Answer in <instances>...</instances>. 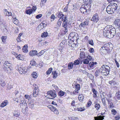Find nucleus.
<instances>
[{
	"instance_id": "f257e3e1",
	"label": "nucleus",
	"mask_w": 120,
	"mask_h": 120,
	"mask_svg": "<svg viewBox=\"0 0 120 120\" xmlns=\"http://www.w3.org/2000/svg\"><path fill=\"white\" fill-rule=\"evenodd\" d=\"M118 5L116 3H111L107 7L106 11L109 14H113L117 10Z\"/></svg>"
},
{
	"instance_id": "f03ea898",
	"label": "nucleus",
	"mask_w": 120,
	"mask_h": 120,
	"mask_svg": "<svg viewBox=\"0 0 120 120\" xmlns=\"http://www.w3.org/2000/svg\"><path fill=\"white\" fill-rule=\"evenodd\" d=\"M110 70V68L109 67L106 65H103L100 69L101 71V74L104 75H107L109 74Z\"/></svg>"
},
{
	"instance_id": "7ed1b4c3",
	"label": "nucleus",
	"mask_w": 120,
	"mask_h": 120,
	"mask_svg": "<svg viewBox=\"0 0 120 120\" xmlns=\"http://www.w3.org/2000/svg\"><path fill=\"white\" fill-rule=\"evenodd\" d=\"M11 64L8 61H5L4 64V67L3 68L4 70L7 72L9 73L11 70Z\"/></svg>"
},
{
	"instance_id": "20e7f679",
	"label": "nucleus",
	"mask_w": 120,
	"mask_h": 120,
	"mask_svg": "<svg viewBox=\"0 0 120 120\" xmlns=\"http://www.w3.org/2000/svg\"><path fill=\"white\" fill-rule=\"evenodd\" d=\"M106 48V52L107 53L109 52L112 49L113 45L111 43H108L105 44Z\"/></svg>"
},
{
	"instance_id": "39448f33",
	"label": "nucleus",
	"mask_w": 120,
	"mask_h": 120,
	"mask_svg": "<svg viewBox=\"0 0 120 120\" xmlns=\"http://www.w3.org/2000/svg\"><path fill=\"white\" fill-rule=\"evenodd\" d=\"M47 94L48 95H50L54 98H55L57 96L56 92L54 90L49 91L47 92Z\"/></svg>"
},
{
	"instance_id": "423d86ee",
	"label": "nucleus",
	"mask_w": 120,
	"mask_h": 120,
	"mask_svg": "<svg viewBox=\"0 0 120 120\" xmlns=\"http://www.w3.org/2000/svg\"><path fill=\"white\" fill-rule=\"evenodd\" d=\"M111 32L108 31H103V35L105 36H106L109 38H113V37L111 33Z\"/></svg>"
},
{
	"instance_id": "0eeeda50",
	"label": "nucleus",
	"mask_w": 120,
	"mask_h": 120,
	"mask_svg": "<svg viewBox=\"0 0 120 120\" xmlns=\"http://www.w3.org/2000/svg\"><path fill=\"white\" fill-rule=\"evenodd\" d=\"M111 32L108 31H103V35L105 36H106L109 38H113V37L111 33Z\"/></svg>"
},
{
	"instance_id": "6e6552de",
	"label": "nucleus",
	"mask_w": 120,
	"mask_h": 120,
	"mask_svg": "<svg viewBox=\"0 0 120 120\" xmlns=\"http://www.w3.org/2000/svg\"><path fill=\"white\" fill-rule=\"evenodd\" d=\"M85 6L84 5L82 4V5L81 7L80 8V11L82 13L85 14L87 12H88V11H87Z\"/></svg>"
},
{
	"instance_id": "1a4fd4ad",
	"label": "nucleus",
	"mask_w": 120,
	"mask_h": 120,
	"mask_svg": "<svg viewBox=\"0 0 120 120\" xmlns=\"http://www.w3.org/2000/svg\"><path fill=\"white\" fill-rule=\"evenodd\" d=\"M18 70L19 73L21 74H25L27 71L26 69H25L24 67H19L18 68Z\"/></svg>"
},
{
	"instance_id": "9d476101",
	"label": "nucleus",
	"mask_w": 120,
	"mask_h": 120,
	"mask_svg": "<svg viewBox=\"0 0 120 120\" xmlns=\"http://www.w3.org/2000/svg\"><path fill=\"white\" fill-rule=\"evenodd\" d=\"M39 90L38 86H36L34 90V92L33 93V96L34 97H36L38 95L39 93Z\"/></svg>"
},
{
	"instance_id": "9b49d317",
	"label": "nucleus",
	"mask_w": 120,
	"mask_h": 120,
	"mask_svg": "<svg viewBox=\"0 0 120 120\" xmlns=\"http://www.w3.org/2000/svg\"><path fill=\"white\" fill-rule=\"evenodd\" d=\"M99 20V18H98V14L97 13L95 14L94 15L92 19V20L94 22H97Z\"/></svg>"
},
{
	"instance_id": "f8f14e48",
	"label": "nucleus",
	"mask_w": 120,
	"mask_h": 120,
	"mask_svg": "<svg viewBox=\"0 0 120 120\" xmlns=\"http://www.w3.org/2000/svg\"><path fill=\"white\" fill-rule=\"evenodd\" d=\"M112 26H111L107 25L104 28L103 30V31H110Z\"/></svg>"
},
{
	"instance_id": "ddd939ff",
	"label": "nucleus",
	"mask_w": 120,
	"mask_h": 120,
	"mask_svg": "<svg viewBox=\"0 0 120 120\" xmlns=\"http://www.w3.org/2000/svg\"><path fill=\"white\" fill-rule=\"evenodd\" d=\"M80 57L82 59L85 58L86 57V55L83 51H81L80 54Z\"/></svg>"
},
{
	"instance_id": "4468645a",
	"label": "nucleus",
	"mask_w": 120,
	"mask_h": 120,
	"mask_svg": "<svg viewBox=\"0 0 120 120\" xmlns=\"http://www.w3.org/2000/svg\"><path fill=\"white\" fill-rule=\"evenodd\" d=\"M29 54L30 56H34L35 55H37V51L36 50H33L30 51Z\"/></svg>"
},
{
	"instance_id": "2eb2a0df",
	"label": "nucleus",
	"mask_w": 120,
	"mask_h": 120,
	"mask_svg": "<svg viewBox=\"0 0 120 120\" xmlns=\"http://www.w3.org/2000/svg\"><path fill=\"white\" fill-rule=\"evenodd\" d=\"M111 33L113 36V37L116 34V29L113 27L111 29L110 31Z\"/></svg>"
},
{
	"instance_id": "dca6fc26",
	"label": "nucleus",
	"mask_w": 120,
	"mask_h": 120,
	"mask_svg": "<svg viewBox=\"0 0 120 120\" xmlns=\"http://www.w3.org/2000/svg\"><path fill=\"white\" fill-rule=\"evenodd\" d=\"M104 116H102L101 115L98 116L97 117H94L95 120H102L104 119Z\"/></svg>"
},
{
	"instance_id": "f3484780",
	"label": "nucleus",
	"mask_w": 120,
	"mask_h": 120,
	"mask_svg": "<svg viewBox=\"0 0 120 120\" xmlns=\"http://www.w3.org/2000/svg\"><path fill=\"white\" fill-rule=\"evenodd\" d=\"M8 104V102L7 100L3 101L1 104L0 106L2 107H4L6 106Z\"/></svg>"
},
{
	"instance_id": "a211bd4d",
	"label": "nucleus",
	"mask_w": 120,
	"mask_h": 120,
	"mask_svg": "<svg viewBox=\"0 0 120 120\" xmlns=\"http://www.w3.org/2000/svg\"><path fill=\"white\" fill-rule=\"evenodd\" d=\"M83 3L85 5L91 4L92 1L90 0H83Z\"/></svg>"
},
{
	"instance_id": "6ab92c4d",
	"label": "nucleus",
	"mask_w": 120,
	"mask_h": 120,
	"mask_svg": "<svg viewBox=\"0 0 120 120\" xmlns=\"http://www.w3.org/2000/svg\"><path fill=\"white\" fill-rule=\"evenodd\" d=\"M80 63L81 64H82V61H81L80 62L79 60L77 59L74 61L73 64L74 65H78Z\"/></svg>"
},
{
	"instance_id": "aec40b11",
	"label": "nucleus",
	"mask_w": 120,
	"mask_h": 120,
	"mask_svg": "<svg viewBox=\"0 0 120 120\" xmlns=\"http://www.w3.org/2000/svg\"><path fill=\"white\" fill-rule=\"evenodd\" d=\"M115 25H117L120 28V19H117L114 22Z\"/></svg>"
},
{
	"instance_id": "412c9836",
	"label": "nucleus",
	"mask_w": 120,
	"mask_h": 120,
	"mask_svg": "<svg viewBox=\"0 0 120 120\" xmlns=\"http://www.w3.org/2000/svg\"><path fill=\"white\" fill-rule=\"evenodd\" d=\"M64 16V15L63 14V13L61 12H59L58 14V17L59 18H60V19H62V18Z\"/></svg>"
},
{
	"instance_id": "4be33fe9",
	"label": "nucleus",
	"mask_w": 120,
	"mask_h": 120,
	"mask_svg": "<svg viewBox=\"0 0 120 120\" xmlns=\"http://www.w3.org/2000/svg\"><path fill=\"white\" fill-rule=\"evenodd\" d=\"M92 90L94 94L93 95L94 96L93 97L94 98H95L97 97V91L94 88H93L92 89Z\"/></svg>"
},
{
	"instance_id": "5701e85b",
	"label": "nucleus",
	"mask_w": 120,
	"mask_h": 120,
	"mask_svg": "<svg viewBox=\"0 0 120 120\" xmlns=\"http://www.w3.org/2000/svg\"><path fill=\"white\" fill-rule=\"evenodd\" d=\"M67 17H68L67 15H64V16L62 18L61 20L65 22H68V21Z\"/></svg>"
},
{
	"instance_id": "b1692460",
	"label": "nucleus",
	"mask_w": 120,
	"mask_h": 120,
	"mask_svg": "<svg viewBox=\"0 0 120 120\" xmlns=\"http://www.w3.org/2000/svg\"><path fill=\"white\" fill-rule=\"evenodd\" d=\"M31 75L32 77L34 78H37L38 76L37 73L34 72H33L32 73Z\"/></svg>"
},
{
	"instance_id": "393cba45",
	"label": "nucleus",
	"mask_w": 120,
	"mask_h": 120,
	"mask_svg": "<svg viewBox=\"0 0 120 120\" xmlns=\"http://www.w3.org/2000/svg\"><path fill=\"white\" fill-rule=\"evenodd\" d=\"M97 64V63L96 62H91L89 63V66L90 68H92L94 67L95 64Z\"/></svg>"
},
{
	"instance_id": "a878e982",
	"label": "nucleus",
	"mask_w": 120,
	"mask_h": 120,
	"mask_svg": "<svg viewBox=\"0 0 120 120\" xmlns=\"http://www.w3.org/2000/svg\"><path fill=\"white\" fill-rule=\"evenodd\" d=\"M88 23L86 22L81 23L79 25V26L81 27H84L85 26H86L88 25Z\"/></svg>"
},
{
	"instance_id": "bb28decb",
	"label": "nucleus",
	"mask_w": 120,
	"mask_h": 120,
	"mask_svg": "<svg viewBox=\"0 0 120 120\" xmlns=\"http://www.w3.org/2000/svg\"><path fill=\"white\" fill-rule=\"evenodd\" d=\"M52 74L53 75V78L54 79L56 78L57 76L56 71H53L52 72Z\"/></svg>"
},
{
	"instance_id": "cd10ccee",
	"label": "nucleus",
	"mask_w": 120,
	"mask_h": 120,
	"mask_svg": "<svg viewBox=\"0 0 120 120\" xmlns=\"http://www.w3.org/2000/svg\"><path fill=\"white\" fill-rule=\"evenodd\" d=\"M14 55H16L15 56H16V58L19 59V60H21L22 59V57L21 56V55L20 54H19L18 55H17V53L14 52Z\"/></svg>"
},
{
	"instance_id": "c85d7f7f",
	"label": "nucleus",
	"mask_w": 120,
	"mask_h": 120,
	"mask_svg": "<svg viewBox=\"0 0 120 120\" xmlns=\"http://www.w3.org/2000/svg\"><path fill=\"white\" fill-rule=\"evenodd\" d=\"M52 68H49L46 72V74L47 75H49L52 71Z\"/></svg>"
},
{
	"instance_id": "c756f323",
	"label": "nucleus",
	"mask_w": 120,
	"mask_h": 120,
	"mask_svg": "<svg viewBox=\"0 0 120 120\" xmlns=\"http://www.w3.org/2000/svg\"><path fill=\"white\" fill-rule=\"evenodd\" d=\"M34 104L33 102H29L28 104V106L30 108H32L34 106Z\"/></svg>"
},
{
	"instance_id": "7c9ffc66",
	"label": "nucleus",
	"mask_w": 120,
	"mask_h": 120,
	"mask_svg": "<svg viewBox=\"0 0 120 120\" xmlns=\"http://www.w3.org/2000/svg\"><path fill=\"white\" fill-rule=\"evenodd\" d=\"M44 51V50H42L39 53H37V56H39L43 55L44 52L45 51Z\"/></svg>"
},
{
	"instance_id": "2f4dec72",
	"label": "nucleus",
	"mask_w": 120,
	"mask_h": 120,
	"mask_svg": "<svg viewBox=\"0 0 120 120\" xmlns=\"http://www.w3.org/2000/svg\"><path fill=\"white\" fill-rule=\"evenodd\" d=\"M52 111L54 112V113L57 115H58L59 114V112L58 111L55 107H54V108Z\"/></svg>"
},
{
	"instance_id": "473e14b6",
	"label": "nucleus",
	"mask_w": 120,
	"mask_h": 120,
	"mask_svg": "<svg viewBox=\"0 0 120 120\" xmlns=\"http://www.w3.org/2000/svg\"><path fill=\"white\" fill-rule=\"evenodd\" d=\"M73 64L72 62H70L69 63L68 67V69H70L72 68H73Z\"/></svg>"
},
{
	"instance_id": "72a5a7b5",
	"label": "nucleus",
	"mask_w": 120,
	"mask_h": 120,
	"mask_svg": "<svg viewBox=\"0 0 120 120\" xmlns=\"http://www.w3.org/2000/svg\"><path fill=\"white\" fill-rule=\"evenodd\" d=\"M48 35V33L46 32H44L41 34V37L42 38L45 37Z\"/></svg>"
},
{
	"instance_id": "f704fd0d",
	"label": "nucleus",
	"mask_w": 120,
	"mask_h": 120,
	"mask_svg": "<svg viewBox=\"0 0 120 120\" xmlns=\"http://www.w3.org/2000/svg\"><path fill=\"white\" fill-rule=\"evenodd\" d=\"M83 63L84 64H87L89 63V60L87 58H86L83 60Z\"/></svg>"
},
{
	"instance_id": "c9c22d12",
	"label": "nucleus",
	"mask_w": 120,
	"mask_h": 120,
	"mask_svg": "<svg viewBox=\"0 0 120 120\" xmlns=\"http://www.w3.org/2000/svg\"><path fill=\"white\" fill-rule=\"evenodd\" d=\"M101 71L100 70L96 71L95 73V75L96 77L99 76L100 72H101Z\"/></svg>"
},
{
	"instance_id": "e433bc0d",
	"label": "nucleus",
	"mask_w": 120,
	"mask_h": 120,
	"mask_svg": "<svg viewBox=\"0 0 120 120\" xmlns=\"http://www.w3.org/2000/svg\"><path fill=\"white\" fill-rule=\"evenodd\" d=\"M74 35H77L78 34L77 33H75L71 32L70 33L69 35L70 37L73 38L75 37L74 36Z\"/></svg>"
},
{
	"instance_id": "4c0bfd02",
	"label": "nucleus",
	"mask_w": 120,
	"mask_h": 120,
	"mask_svg": "<svg viewBox=\"0 0 120 120\" xmlns=\"http://www.w3.org/2000/svg\"><path fill=\"white\" fill-rule=\"evenodd\" d=\"M65 92L62 91H60L59 92L58 95L60 97H62L64 94Z\"/></svg>"
},
{
	"instance_id": "58836bf2",
	"label": "nucleus",
	"mask_w": 120,
	"mask_h": 120,
	"mask_svg": "<svg viewBox=\"0 0 120 120\" xmlns=\"http://www.w3.org/2000/svg\"><path fill=\"white\" fill-rule=\"evenodd\" d=\"M85 6V8H86V9L87 11V10H89V11L91 10V9H90L91 6V4H88L87 5H86Z\"/></svg>"
},
{
	"instance_id": "ea45409f",
	"label": "nucleus",
	"mask_w": 120,
	"mask_h": 120,
	"mask_svg": "<svg viewBox=\"0 0 120 120\" xmlns=\"http://www.w3.org/2000/svg\"><path fill=\"white\" fill-rule=\"evenodd\" d=\"M33 11L31 9H29L26 11V13L30 15L32 13Z\"/></svg>"
},
{
	"instance_id": "a19ab883",
	"label": "nucleus",
	"mask_w": 120,
	"mask_h": 120,
	"mask_svg": "<svg viewBox=\"0 0 120 120\" xmlns=\"http://www.w3.org/2000/svg\"><path fill=\"white\" fill-rule=\"evenodd\" d=\"M116 96L117 98L120 99V92L119 91L117 92L116 94Z\"/></svg>"
},
{
	"instance_id": "79ce46f5",
	"label": "nucleus",
	"mask_w": 120,
	"mask_h": 120,
	"mask_svg": "<svg viewBox=\"0 0 120 120\" xmlns=\"http://www.w3.org/2000/svg\"><path fill=\"white\" fill-rule=\"evenodd\" d=\"M67 22H63V26L64 27V28H65L66 27H68L67 26Z\"/></svg>"
},
{
	"instance_id": "37998d69",
	"label": "nucleus",
	"mask_w": 120,
	"mask_h": 120,
	"mask_svg": "<svg viewBox=\"0 0 120 120\" xmlns=\"http://www.w3.org/2000/svg\"><path fill=\"white\" fill-rule=\"evenodd\" d=\"M75 89H78L79 90H80V85L79 84H77L75 85Z\"/></svg>"
},
{
	"instance_id": "c03bdc74",
	"label": "nucleus",
	"mask_w": 120,
	"mask_h": 120,
	"mask_svg": "<svg viewBox=\"0 0 120 120\" xmlns=\"http://www.w3.org/2000/svg\"><path fill=\"white\" fill-rule=\"evenodd\" d=\"M77 110L79 111H84L85 110V109L84 108H83L82 107H80L78 108L77 109Z\"/></svg>"
},
{
	"instance_id": "a18cd8bd",
	"label": "nucleus",
	"mask_w": 120,
	"mask_h": 120,
	"mask_svg": "<svg viewBox=\"0 0 120 120\" xmlns=\"http://www.w3.org/2000/svg\"><path fill=\"white\" fill-rule=\"evenodd\" d=\"M100 107V105L99 104H96L95 105V107L97 109H99Z\"/></svg>"
},
{
	"instance_id": "49530a36",
	"label": "nucleus",
	"mask_w": 120,
	"mask_h": 120,
	"mask_svg": "<svg viewBox=\"0 0 120 120\" xmlns=\"http://www.w3.org/2000/svg\"><path fill=\"white\" fill-rule=\"evenodd\" d=\"M30 64L32 66L35 65L36 64V62L34 61H30Z\"/></svg>"
},
{
	"instance_id": "de8ad7c7",
	"label": "nucleus",
	"mask_w": 120,
	"mask_h": 120,
	"mask_svg": "<svg viewBox=\"0 0 120 120\" xmlns=\"http://www.w3.org/2000/svg\"><path fill=\"white\" fill-rule=\"evenodd\" d=\"M112 113L114 115H115L117 113L116 111L114 109H112L111 110Z\"/></svg>"
},
{
	"instance_id": "09e8293b",
	"label": "nucleus",
	"mask_w": 120,
	"mask_h": 120,
	"mask_svg": "<svg viewBox=\"0 0 120 120\" xmlns=\"http://www.w3.org/2000/svg\"><path fill=\"white\" fill-rule=\"evenodd\" d=\"M79 99L80 101H82L83 98V95H79Z\"/></svg>"
},
{
	"instance_id": "8fccbe9b",
	"label": "nucleus",
	"mask_w": 120,
	"mask_h": 120,
	"mask_svg": "<svg viewBox=\"0 0 120 120\" xmlns=\"http://www.w3.org/2000/svg\"><path fill=\"white\" fill-rule=\"evenodd\" d=\"M6 37L5 36H3L1 38V40L2 42L4 43L6 40Z\"/></svg>"
},
{
	"instance_id": "3c124183",
	"label": "nucleus",
	"mask_w": 120,
	"mask_h": 120,
	"mask_svg": "<svg viewBox=\"0 0 120 120\" xmlns=\"http://www.w3.org/2000/svg\"><path fill=\"white\" fill-rule=\"evenodd\" d=\"M92 101L90 100H89V101L88 102L87 104V107H89L92 104Z\"/></svg>"
},
{
	"instance_id": "603ef678",
	"label": "nucleus",
	"mask_w": 120,
	"mask_h": 120,
	"mask_svg": "<svg viewBox=\"0 0 120 120\" xmlns=\"http://www.w3.org/2000/svg\"><path fill=\"white\" fill-rule=\"evenodd\" d=\"M25 46L22 49V50L24 52H27L28 51V50L27 49V48L25 47Z\"/></svg>"
},
{
	"instance_id": "864d4df0",
	"label": "nucleus",
	"mask_w": 120,
	"mask_h": 120,
	"mask_svg": "<svg viewBox=\"0 0 120 120\" xmlns=\"http://www.w3.org/2000/svg\"><path fill=\"white\" fill-rule=\"evenodd\" d=\"M45 24V26H46V24H45V23H41V24H40V25H39L38 26L39 27L40 26H41V28L42 29L44 27V26H43V24Z\"/></svg>"
},
{
	"instance_id": "5fc2aeb1",
	"label": "nucleus",
	"mask_w": 120,
	"mask_h": 120,
	"mask_svg": "<svg viewBox=\"0 0 120 120\" xmlns=\"http://www.w3.org/2000/svg\"><path fill=\"white\" fill-rule=\"evenodd\" d=\"M101 49L104 50L105 51H106V46H105V44L104 45L103 47H101Z\"/></svg>"
},
{
	"instance_id": "6e6d98bb",
	"label": "nucleus",
	"mask_w": 120,
	"mask_h": 120,
	"mask_svg": "<svg viewBox=\"0 0 120 120\" xmlns=\"http://www.w3.org/2000/svg\"><path fill=\"white\" fill-rule=\"evenodd\" d=\"M106 100L108 101V104H109V103L111 102V101H112V99H110L109 98H106V97H105Z\"/></svg>"
},
{
	"instance_id": "4d7b16f0",
	"label": "nucleus",
	"mask_w": 120,
	"mask_h": 120,
	"mask_svg": "<svg viewBox=\"0 0 120 120\" xmlns=\"http://www.w3.org/2000/svg\"><path fill=\"white\" fill-rule=\"evenodd\" d=\"M86 57L88 59V60H89V61H91V60L92 59V57L89 55L87 56H86Z\"/></svg>"
},
{
	"instance_id": "13d9d810",
	"label": "nucleus",
	"mask_w": 120,
	"mask_h": 120,
	"mask_svg": "<svg viewBox=\"0 0 120 120\" xmlns=\"http://www.w3.org/2000/svg\"><path fill=\"white\" fill-rule=\"evenodd\" d=\"M88 43L89 44L91 45H94L93 41L92 40H89L88 41Z\"/></svg>"
},
{
	"instance_id": "bf43d9fd",
	"label": "nucleus",
	"mask_w": 120,
	"mask_h": 120,
	"mask_svg": "<svg viewBox=\"0 0 120 120\" xmlns=\"http://www.w3.org/2000/svg\"><path fill=\"white\" fill-rule=\"evenodd\" d=\"M47 107L48 108L50 109L52 111L53 109L54 108V107L51 105H48Z\"/></svg>"
},
{
	"instance_id": "052dcab7",
	"label": "nucleus",
	"mask_w": 120,
	"mask_h": 120,
	"mask_svg": "<svg viewBox=\"0 0 120 120\" xmlns=\"http://www.w3.org/2000/svg\"><path fill=\"white\" fill-rule=\"evenodd\" d=\"M65 34H66L68 32V27H66L63 30Z\"/></svg>"
},
{
	"instance_id": "680f3d73",
	"label": "nucleus",
	"mask_w": 120,
	"mask_h": 120,
	"mask_svg": "<svg viewBox=\"0 0 120 120\" xmlns=\"http://www.w3.org/2000/svg\"><path fill=\"white\" fill-rule=\"evenodd\" d=\"M18 20L16 18L14 19V22L15 24H16V23H18Z\"/></svg>"
},
{
	"instance_id": "e2e57ef3",
	"label": "nucleus",
	"mask_w": 120,
	"mask_h": 120,
	"mask_svg": "<svg viewBox=\"0 0 120 120\" xmlns=\"http://www.w3.org/2000/svg\"><path fill=\"white\" fill-rule=\"evenodd\" d=\"M6 15L8 16H11V13L10 12H9L6 11Z\"/></svg>"
},
{
	"instance_id": "0e129e2a",
	"label": "nucleus",
	"mask_w": 120,
	"mask_h": 120,
	"mask_svg": "<svg viewBox=\"0 0 120 120\" xmlns=\"http://www.w3.org/2000/svg\"><path fill=\"white\" fill-rule=\"evenodd\" d=\"M25 97L26 99L28 100H29L30 98V96L27 94L25 95Z\"/></svg>"
},
{
	"instance_id": "69168bd1",
	"label": "nucleus",
	"mask_w": 120,
	"mask_h": 120,
	"mask_svg": "<svg viewBox=\"0 0 120 120\" xmlns=\"http://www.w3.org/2000/svg\"><path fill=\"white\" fill-rule=\"evenodd\" d=\"M42 15L41 14H39L36 16V17L37 19H39L41 17Z\"/></svg>"
},
{
	"instance_id": "338daca9",
	"label": "nucleus",
	"mask_w": 120,
	"mask_h": 120,
	"mask_svg": "<svg viewBox=\"0 0 120 120\" xmlns=\"http://www.w3.org/2000/svg\"><path fill=\"white\" fill-rule=\"evenodd\" d=\"M19 114L17 112H15L14 113L13 116L17 117L19 116Z\"/></svg>"
},
{
	"instance_id": "774afa93",
	"label": "nucleus",
	"mask_w": 120,
	"mask_h": 120,
	"mask_svg": "<svg viewBox=\"0 0 120 120\" xmlns=\"http://www.w3.org/2000/svg\"><path fill=\"white\" fill-rule=\"evenodd\" d=\"M71 120H79V118L78 117H73L71 119Z\"/></svg>"
}]
</instances>
